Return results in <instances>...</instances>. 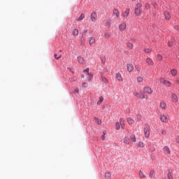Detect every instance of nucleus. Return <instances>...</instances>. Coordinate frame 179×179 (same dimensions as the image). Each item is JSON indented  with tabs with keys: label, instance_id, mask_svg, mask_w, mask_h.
I'll return each instance as SVG.
<instances>
[{
	"label": "nucleus",
	"instance_id": "nucleus-2",
	"mask_svg": "<svg viewBox=\"0 0 179 179\" xmlns=\"http://www.w3.org/2000/svg\"><path fill=\"white\" fill-rule=\"evenodd\" d=\"M159 120L164 124H167V122H169V120H170V116H169V115L161 114Z\"/></svg>",
	"mask_w": 179,
	"mask_h": 179
},
{
	"label": "nucleus",
	"instance_id": "nucleus-14",
	"mask_svg": "<svg viewBox=\"0 0 179 179\" xmlns=\"http://www.w3.org/2000/svg\"><path fill=\"white\" fill-rule=\"evenodd\" d=\"M164 17H165L166 20H170V19H171V15H170V13H169V12L164 13Z\"/></svg>",
	"mask_w": 179,
	"mask_h": 179
},
{
	"label": "nucleus",
	"instance_id": "nucleus-57",
	"mask_svg": "<svg viewBox=\"0 0 179 179\" xmlns=\"http://www.w3.org/2000/svg\"><path fill=\"white\" fill-rule=\"evenodd\" d=\"M137 71H138V72H139L141 70L138 69H137Z\"/></svg>",
	"mask_w": 179,
	"mask_h": 179
},
{
	"label": "nucleus",
	"instance_id": "nucleus-35",
	"mask_svg": "<svg viewBox=\"0 0 179 179\" xmlns=\"http://www.w3.org/2000/svg\"><path fill=\"white\" fill-rule=\"evenodd\" d=\"M62 55L61 54H55V59H59Z\"/></svg>",
	"mask_w": 179,
	"mask_h": 179
},
{
	"label": "nucleus",
	"instance_id": "nucleus-29",
	"mask_svg": "<svg viewBox=\"0 0 179 179\" xmlns=\"http://www.w3.org/2000/svg\"><path fill=\"white\" fill-rule=\"evenodd\" d=\"M127 45L128 48H130L131 50H132V48H134V44H132V43H131V42H128L127 43Z\"/></svg>",
	"mask_w": 179,
	"mask_h": 179
},
{
	"label": "nucleus",
	"instance_id": "nucleus-51",
	"mask_svg": "<svg viewBox=\"0 0 179 179\" xmlns=\"http://www.w3.org/2000/svg\"><path fill=\"white\" fill-rule=\"evenodd\" d=\"M84 72H87L89 73V68H87L84 70Z\"/></svg>",
	"mask_w": 179,
	"mask_h": 179
},
{
	"label": "nucleus",
	"instance_id": "nucleus-17",
	"mask_svg": "<svg viewBox=\"0 0 179 179\" xmlns=\"http://www.w3.org/2000/svg\"><path fill=\"white\" fill-rule=\"evenodd\" d=\"M94 43H96V38H94V37H90V41H89L90 45H93V44H94Z\"/></svg>",
	"mask_w": 179,
	"mask_h": 179
},
{
	"label": "nucleus",
	"instance_id": "nucleus-13",
	"mask_svg": "<svg viewBox=\"0 0 179 179\" xmlns=\"http://www.w3.org/2000/svg\"><path fill=\"white\" fill-rule=\"evenodd\" d=\"M113 15L116 16V17H120V11L117 8L113 9Z\"/></svg>",
	"mask_w": 179,
	"mask_h": 179
},
{
	"label": "nucleus",
	"instance_id": "nucleus-15",
	"mask_svg": "<svg viewBox=\"0 0 179 179\" xmlns=\"http://www.w3.org/2000/svg\"><path fill=\"white\" fill-rule=\"evenodd\" d=\"M160 107H161V108H162V110H166L167 104H166L164 101H162L160 103Z\"/></svg>",
	"mask_w": 179,
	"mask_h": 179
},
{
	"label": "nucleus",
	"instance_id": "nucleus-42",
	"mask_svg": "<svg viewBox=\"0 0 179 179\" xmlns=\"http://www.w3.org/2000/svg\"><path fill=\"white\" fill-rule=\"evenodd\" d=\"M141 99H148V96L143 94H141Z\"/></svg>",
	"mask_w": 179,
	"mask_h": 179
},
{
	"label": "nucleus",
	"instance_id": "nucleus-39",
	"mask_svg": "<svg viewBox=\"0 0 179 179\" xmlns=\"http://www.w3.org/2000/svg\"><path fill=\"white\" fill-rule=\"evenodd\" d=\"M116 125V129L120 130V129L121 128V127L120 126V122H117L115 123Z\"/></svg>",
	"mask_w": 179,
	"mask_h": 179
},
{
	"label": "nucleus",
	"instance_id": "nucleus-46",
	"mask_svg": "<svg viewBox=\"0 0 179 179\" xmlns=\"http://www.w3.org/2000/svg\"><path fill=\"white\" fill-rule=\"evenodd\" d=\"M83 87H87V83H83Z\"/></svg>",
	"mask_w": 179,
	"mask_h": 179
},
{
	"label": "nucleus",
	"instance_id": "nucleus-31",
	"mask_svg": "<svg viewBox=\"0 0 179 179\" xmlns=\"http://www.w3.org/2000/svg\"><path fill=\"white\" fill-rule=\"evenodd\" d=\"M87 75H88V80H89V82H90V80H92V79H93V73H88Z\"/></svg>",
	"mask_w": 179,
	"mask_h": 179
},
{
	"label": "nucleus",
	"instance_id": "nucleus-40",
	"mask_svg": "<svg viewBox=\"0 0 179 179\" xmlns=\"http://www.w3.org/2000/svg\"><path fill=\"white\" fill-rule=\"evenodd\" d=\"M134 96H135L136 97H138V99H139L141 97V96L139 95L138 92H134Z\"/></svg>",
	"mask_w": 179,
	"mask_h": 179
},
{
	"label": "nucleus",
	"instance_id": "nucleus-28",
	"mask_svg": "<svg viewBox=\"0 0 179 179\" xmlns=\"http://www.w3.org/2000/svg\"><path fill=\"white\" fill-rule=\"evenodd\" d=\"M129 138L128 137H124V143H125L126 145H129Z\"/></svg>",
	"mask_w": 179,
	"mask_h": 179
},
{
	"label": "nucleus",
	"instance_id": "nucleus-59",
	"mask_svg": "<svg viewBox=\"0 0 179 179\" xmlns=\"http://www.w3.org/2000/svg\"><path fill=\"white\" fill-rule=\"evenodd\" d=\"M132 1H136V0H132Z\"/></svg>",
	"mask_w": 179,
	"mask_h": 179
},
{
	"label": "nucleus",
	"instance_id": "nucleus-34",
	"mask_svg": "<svg viewBox=\"0 0 179 179\" xmlns=\"http://www.w3.org/2000/svg\"><path fill=\"white\" fill-rule=\"evenodd\" d=\"M130 139L131 141H132V142H136V137L135 136V135L131 136Z\"/></svg>",
	"mask_w": 179,
	"mask_h": 179
},
{
	"label": "nucleus",
	"instance_id": "nucleus-21",
	"mask_svg": "<svg viewBox=\"0 0 179 179\" xmlns=\"http://www.w3.org/2000/svg\"><path fill=\"white\" fill-rule=\"evenodd\" d=\"M103 100H104V98H103V96H100L99 101L96 103L97 106H100V104L103 103Z\"/></svg>",
	"mask_w": 179,
	"mask_h": 179
},
{
	"label": "nucleus",
	"instance_id": "nucleus-22",
	"mask_svg": "<svg viewBox=\"0 0 179 179\" xmlns=\"http://www.w3.org/2000/svg\"><path fill=\"white\" fill-rule=\"evenodd\" d=\"M146 62L148 64V65H153V60L149 57L146 59Z\"/></svg>",
	"mask_w": 179,
	"mask_h": 179
},
{
	"label": "nucleus",
	"instance_id": "nucleus-16",
	"mask_svg": "<svg viewBox=\"0 0 179 179\" xmlns=\"http://www.w3.org/2000/svg\"><path fill=\"white\" fill-rule=\"evenodd\" d=\"M168 178L169 179H174V178L173 177V170L169 169V172H168Z\"/></svg>",
	"mask_w": 179,
	"mask_h": 179
},
{
	"label": "nucleus",
	"instance_id": "nucleus-32",
	"mask_svg": "<svg viewBox=\"0 0 179 179\" xmlns=\"http://www.w3.org/2000/svg\"><path fill=\"white\" fill-rule=\"evenodd\" d=\"M171 75L173 76H176V75H177V70H176V69H172L171 71Z\"/></svg>",
	"mask_w": 179,
	"mask_h": 179
},
{
	"label": "nucleus",
	"instance_id": "nucleus-26",
	"mask_svg": "<svg viewBox=\"0 0 179 179\" xmlns=\"http://www.w3.org/2000/svg\"><path fill=\"white\" fill-rule=\"evenodd\" d=\"M85 19V14L82 13L78 19H77V22H80L81 20H83Z\"/></svg>",
	"mask_w": 179,
	"mask_h": 179
},
{
	"label": "nucleus",
	"instance_id": "nucleus-54",
	"mask_svg": "<svg viewBox=\"0 0 179 179\" xmlns=\"http://www.w3.org/2000/svg\"><path fill=\"white\" fill-rule=\"evenodd\" d=\"M103 135H105V136H106V131H103Z\"/></svg>",
	"mask_w": 179,
	"mask_h": 179
},
{
	"label": "nucleus",
	"instance_id": "nucleus-52",
	"mask_svg": "<svg viewBox=\"0 0 179 179\" xmlns=\"http://www.w3.org/2000/svg\"><path fill=\"white\" fill-rule=\"evenodd\" d=\"M150 150H152L153 152V150H155V148H152V147L150 148Z\"/></svg>",
	"mask_w": 179,
	"mask_h": 179
},
{
	"label": "nucleus",
	"instance_id": "nucleus-9",
	"mask_svg": "<svg viewBox=\"0 0 179 179\" xmlns=\"http://www.w3.org/2000/svg\"><path fill=\"white\" fill-rule=\"evenodd\" d=\"M78 61L79 64H81L82 65L85 64V63L86 62L85 61V58L82 57V56L78 57Z\"/></svg>",
	"mask_w": 179,
	"mask_h": 179
},
{
	"label": "nucleus",
	"instance_id": "nucleus-49",
	"mask_svg": "<svg viewBox=\"0 0 179 179\" xmlns=\"http://www.w3.org/2000/svg\"><path fill=\"white\" fill-rule=\"evenodd\" d=\"M162 135H166V130H164V129L162 130Z\"/></svg>",
	"mask_w": 179,
	"mask_h": 179
},
{
	"label": "nucleus",
	"instance_id": "nucleus-58",
	"mask_svg": "<svg viewBox=\"0 0 179 179\" xmlns=\"http://www.w3.org/2000/svg\"><path fill=\"white\" fill-rule=\"evenodd\" d=\"M81 44L83 45V43L81 42Z\"/></svg>",
	"mask_w": 179,
	"mask_h": 179
},
{
	"label": "nucleus",
	"instance_id": "nucleus-23",
	"mask_svg": "<svg viewBox=\"0 0 179 179\" xmlns=\"http://www.w3.org/2000/svg\"><path fill=\"white\" fill-rule=\"evenodd\" d=\"M140 178H146V176H145V174L143 173V172L142 171H139V174H138Z\"/></svg>",
	"mask_w": 179,
	"mask_h": 179
},
{
	"label": "nucleus",
	"instance_id": "nucleus-53",
	"mask_svg": "<svg viewBox=\"0 0 179 179\" xmlns=\"http://www.w3.org/2000/svg\"><path fill=\"white\" fill-rule=\"evenodd\" d=\"M177 83H179V78L176 80Z\"/></svg>",
	"mask_w": 179,
	"mask_h": 179
},
{
	"label": "nucleus",
	"instance_id": "nucleus-55",
	"mask_svg": "<svg viewBox=\"0 0 179 179\" xmlns=\"http://www.w3.org/2000/svg\"><path fill=\"white\" fill-rule=\"evenodd\" d=\"M176 142H177L178 143H179V140H176Z\"/></svg>",
	"mask_w": 179,
	"mask_h": 179
},
{
	"label": "nucleus",
	"instance_id": "nucleus-18",
	"mask_svg": "<svg viewBox=\"0 0 179 179\" xmlns=\"http://www.w3.org/2000/svg\"><path fill=\"white\" fill-rule=\"evenodd\" d=\"M127 70L129 72H132V71H134V64H127Z\"/></svg>",
	"mask_w": 179,
	"mask_h": 179
},
{
	"label": "nucleus",
	"instance_id": "nucleus-7",
	"mask_svg": "<svg viewBox=\"0 0 179 179\" xmlns=\"http://www.w3.org/2000/svg\"><path fill=\"white\" fill-rule=\"evenodd\" d=\"M143 92L144 93H148V94H152V93H153V90L150 87H145L143 88Z\"/></svg>",
	"mask_w": 179,
	"mask_h": 179
},
{
	"label": "nucleus",
	"instance_id": "nucleus-10",
	"mask_svg": "<svg viewBox=\"0 0 179 179\" xmlns=\"http://www.w3.org/2000/svg\"><path fill=\"white\" fill-rule=\"evenodd\" d=\"M116 79H117L119 82H122L124 80L122 76L120 73H116Z\"/></svg>",
	"mask_w": 179,
	"mask_h": 179
},
{
	"label": "nucleus",
	"instance_id": "nucleus-5",
	"mask_svg": "<svg viewBox=\"0 0 179 179\" xmlns=\"http://www.w3.org/2000/svg\"><path fill=\"white\" fill-rule=\"evenodd\" d=\"M131 12V10L129 8H127L122 13V16L124 17V19H127L128 16H129V13Z\"/></svg>",
	"mask_w": 179,
	"mask_h": 179
},
{
	"label": "nucleus",
	"instance_id": "nucleus-50",
	"mask_svg": "<svg viewBox=\"0 0 179 179\" xmlns=\"http://www.w3.org/2000/svg\"><path fill=\"white\" fill-rule=\"evenodd\" d=\"M145 8H146V9H150V6H149V4H147V5L145 6Z\"/></svg>",
	"mask_w": 179,
	"mask_h": 179
},
{
	"label": "nucleus",
	"instance_id": "nucleus-45",
	"mask_svg": "<svg viewBox=\"0 0 179 179\" xmlns=\"http://www.w3.org/2000/svg\"><path fill=\"white\" fill-rule=\"evenodd\" d=\"M168 45H169V47H173V42L169 41L168 42Z\"/></svg>",
	"mask_w": 179,
	"mask_h": 179
},
{
	"label": "nucleus",
	"instance_id": "nucleus-25",
	"mask_svg": "<svg viewBox=\"0 0 179 179\" xmlns=\"http://www.w3.org/2000/svg\"><path fill=\"white\" fill-rule=\"evenodd\" d=\"M101 82H103V83H105V85H107V83H108V80L104 77H101Z\"/></svg>",
	"mask_w": 179,
	"mask_h": 179
},
{
	"label": "nucleus",
	"instance_id": "nucleus-11",
	"mask_svg": "<svg viewBox=\"0 0 179 179\" xmlns=\"http://www.w3.org/2000/svg\"><path fill=\"white\" fill-rule=\"evenodd\" d=\"M172 101L173 103H178V96L176 94H172Z\"/></svg>",
	"mask_w": 179,
	"mask_h": 179
},
{
	"label": "nucleus",
	"instance_id": "nucleus-27",
	"mask_svg": "<svg viewBox=\"0 0 179 179\" xmlns=\"http://www.w3.org/2000/svg\"><path fill=\"white\" fill-rule=\"evenodd\" d=\"M127 122H128V124H129V125H132V124H134V120H133V119L132 118H131V117H127Z\"/></svg>",
	"mask_w": 179,
	"mask_h": 179
},
{
	"label": "nucleus",
	"instance_id": "nucleus-12",
	"mask_svg": "<svg viewBox=\"0 0 179 179\" xmlns=\"http://www.w3.org/2000/svg\"><path fill=\"white\" fill-rule=\"evenodd\" d=\"M111 22H112L111 18H108V20H106L105 26L106 27H111Z\"/></svg>",
	"mask_w": 179,
	"mask_h": 179
},
{
	"label": "nucleus",
	"instance_id": "nucleus-33",
	"mask_svg": "<svg viewBox=\"0 0 179 179\" xmlns=\"http://www.w3.org/2000/svg\"><path fill=\"white\" fill-rule=\"evenodd\" d=\"M120 125H121V127L122 128V129H124V128H125V124H124V121L122 120V118H120Z\"/></svg>",
	"mask_w": 179,
	"mask_h": 179
},
{
	"label": "nucleus",
	"instance_id": "nucleus-41",
	"mask_svg": "<svg viewBox=\"0 0 179 179\" xmlns=\"http://www.w3.org/2000/svg\"><path fill=\"white\" fill-rule=\"evenodd\" d=\"M157 59L158 61H162L163 59V56H162L161 55H158Z\"/></svg>",
	"mask_w": 179,
	"mask_h": 179
},
{
	"label": "nucleus",
	"instance_id": "nucleus-24",
	"mask_svg": "<svg viewBox=\"0 0 179 179\" xmlns=\"http://www.w3.org/2000/svg\"><path fill=\"white\" fill-rule=\"evenodd\" d=\"M105 178L110 179L111 178V172H106L105 173Z\"/></svg>",
	"mask_w": 179,
	"mask_h": 179
},
{
	"label": "nucleus",
	"instance_id": "nucleus-3",
	"mask_svg": "<svg viewBox=\"0 0 179 179\" xmlns=\"http://www.w3.org/2000/svg\"><path fill=\"white\" fill-rule=\"evenodd\" d=\"M144 134L145 138H149L150 136V127L149 125H145L144 128Z\"/></svg>",
	"mask_w": 179,
	"mask_h": 179
},
{
	"label": "nucleus",
	"instance_id": "nucleus-6",
	"mask_svg": "<svg viewBox=\"0 0 179 179\" xmlns=\"http://www.w3.org/2000/svg\"><path fill=\"white\" fill-rule=\"evenodd\" d=\"M118 27L120 31H124V30L127 29V23L122 22L120 24H119Z\"/></svg>",
	"mask_w": 179,
	"mask_h": 179
},
{
	"label": "nucleus",
	"instance_id": "nucleus-20",
	"mask_svg": "<svg viewBox=\"0 0 179 179\" xmlns=\"http://www.w3.org/2000/svg\"><path fill=\"white\" fill-rule=\"evenodd\" d=\"M156 172L155 171H150L149 177L150 178H155Z\"/></svg>",
	"mask_w": 179,
	"mask_h": 179
},
{
	"label": "nucleus",
	"instance_id": "nucleus-4",
	"mask_svg": "<svg viewBox=\"0 0 179 179\" xmlns=\"http://www.w3.org/2000/svg\"><path fill=\"white\" fill-rule=\"evenodd\" d=\"M160 83H162V85H164V86H166L167 87H170V86H171V82L166 80L164 78L160 79Z\"/></svg>",
	"mask_w": 179,
	"mask_h": 179
},
{
	"label": "nucleus",
	"instance_id": "nucleus-30",
	"mask_svg": "<svg viewBox=\"0 0 179 179\" xmlns=\"http://www.w3.org/2000/svg\"><path fill=\"white\" fill-rule=\"evenodd\" d=\"M79 34V30L78 29H75L73 31V36H78Z\"/></svg>",
	"mask_w": 179,
	"mask_h": 179
},
{
	"label": "nucleus",
	"instance_id": "nucleus-47",
	"mask_svg": "<svg viewBox=\"0 0 179 179\" xmlns=\"http://www.w3.org/2000/svg\"><path fill=\"white\" fill-rule=\"evenodd\" d=\"M101 139L102 141H106V136L104 134L101 136Z\"/></svg>",
	"mask_w": 179,
	"mask_h": 179
},
{
	"label": "nucleus",
	"instance_id": "nucleus-37",
	"mask_svg": "<svg viewBox=\"0 0 179 179\" xmlns=\"http://www.w3.org/2000/svg\"><path fill=\"white\" fill-rule=\"evenodd\" d=\"M138 146H139V148H144L145 147V143H143V141H140L138 143Z\"/></svg>",
	"mask_w": 179,
	"mask_h": 179
},
{
	"label": "nucleus",
	"instance_id": "nucleus-36",
	"mask_svg": "<svg viewBox=\"0 0 179 179\" xmlns=\"http://www.w3.org/2000/svg\"><path fill=\"white\" fill-rule=\"evenodd\" d=\"M137 81H138L139 83H142V82H143V77H138V78H137Z\"/></svg>",
	"mask_w": 179,
	"mask_h": 179
},
{
	"label": "nucleus",
	"instance_id": "nucleus-44",
	"mask_svg": "<svg viewBox=\"0 0 179 179\" xmlns=\"http://www.w3.org/2000/svg\"><path fill=\"white\" fill-rule=\"evenodd\" d=\"M104 36H105L106 38H110V34L106 33Z\"/></svg>",
	"mask_w": 179,
	"mask_h": 179
},
{
	"label": "nucleus",
	"instance_id": "nucleus-8",
	"mask_svg": "<svg viewBox=\"0 0 179 179\" xmlns=\"http://www.w3.org/2000/svg\"><path fill=\"white\" fill-rule=\"evenodd\" d=\"M90 17H91L92 22H96V20H97V13H96V12L92 13Z\"/></svg>",
	"mask_w": 179,
	"mask_h": 179
},
{
	"label": "nucleus",
	"instance_id": "nucleus-43",
	"mask_svg": "<svg viewBox=\"0 0 179 179\" xmlns=\"http://www.w3.org/2000/svg\"><path fill=\"white\" fill-rule=\"evenodd\" d=\"M152 50L150 49H145V52H146L147 54H149V52H151Z\"/></svg>",
	"mask_w": 179,
	"mask_h": 179
},
{
	"label": "nucleus",
	"instance_id": "nucleus-48",
	"mask_svg": "<svg viewBox=\"0 0 179 179\" xmlns=\"http://www.w3.org/2000/svg\"><path fill=\"white\" fill-rule=\"evenodd\" d=\"M74 93H79V88H76L74 90Z\"/></svg>",
	"mask_w": 179,
	"mask_h": 179
},
{
	"label": "nucleus",
	"instance_id": "nucleus-38",
	"mask_svg": "<svg viewBox=\"0 0 179 179\" xmlns=\"http://www.w3.org/2000/svg\"><path fill=\"white\" fill-rule=\"evenodd\" d=\"M95 122L98 124V125H101V120H99V118H95Z\"/></svg>",
	"mask_w": 179,
	"mask_h": 179
},
{
	"label": "nucleus",
	"instance_id": "nucleus-1",
	"mask_svg": "<svg viewBox=\"0 0 179 179\" xmlns=\"http://www.w3.org/2000/svg\"><path fill=\"white\" fill-rule=\"evenodd\" d=\"M141 8H142V3H138L137 4H136V6L134 8V14L138 17L142 15V9H141Z\"/></svg>",
	"mask_w": 179,
	"mask_h": 179
},
{
	"label": "nucleus",
	"instance_id": "nucleus-19",
	"mask_svg": "<svg viewBox=\"0 0 179 179\" xmlns=\"http://www.w3.org/2000/svg\"><path fill=\"white\" fill-rule=\"evenodd\" d=\"M164 152H166L168 155H171V151L170 150V148H169V146H165L164 148Z\"/></svg>",
	"mask_w": 179,
	"mask_h": 179
},
{
	"label": "nucleus",
	"instance_id": "nucleus-56",
	"mask_svg": "<svg viewBox=\"0 0 179 179\" xmlns=\"http://www.w3.org/2000/svg\"><path fill=\"white\" fill-rule=\"evenodd\" d=\"M70 81L72 82V78H70Z\"/></svg>",
	"mask_w": 179,
	"mask_h": 179
}]
</instances>
